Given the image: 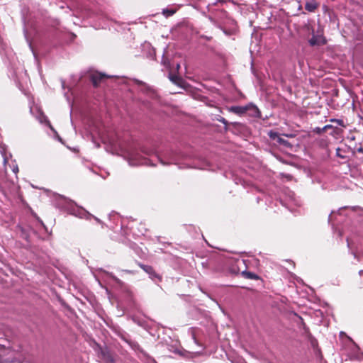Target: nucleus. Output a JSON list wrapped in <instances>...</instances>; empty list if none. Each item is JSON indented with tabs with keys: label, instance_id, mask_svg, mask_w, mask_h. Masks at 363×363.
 I'll list each match as a JSON object with an SVG mask.
<instances>
[{
	"label": "nucleus",
	"instance_id": "obj_3",
	"mask_svg": "<svg viewBox=\"0 0 363 363\" xmlns=\"http://www.w3.org/2000/svg\"><path fill=\"white\" fill-rule=\"evenodd\" d=\"M158 160L160 162L165 165V164H177L179 159L182 157V155L180 153L169 150L164 152L161 155H157Z\"/></svg>",
	"mask_w": 363,
	"mask_h": 363
},
{
	"label": "nucleus",
	"instance_id": "obj_4",
	"mask_svg": "<svg viewBox=\"0 0 363 363\" xmlns=\"http://www.w3.org/2000/svg\"><path fill=\"white\" fill-rule=\"evenodd\" d=\"M141 267L145 272H147L149 274L150 278L152 280L155 281H161V277L157 273L155 272V271L151 266L141 265Z\"/></svg>",
	"mask_w": 363,
	"mask_h": 363
},
{
	"label": "nucleus",
	"instance_id": "obj_23",
	"mask_svg": "<svg viewBox=\"0 0 363 363\" xmlns=\"http://www.w3.org/2000/svg\"><path fill=\"white\" fill-rule=\"evenodd\" d=\"M180 67L179 64H177V69H179Z\"/></svg>",
	"mask_w": 363,
	"mask_h": 363
},
{
	"label": "nucleus",
	"instance_id": "obj_15",
	"mask_svg": "<svg viewBox=\"0 0 363 363\" xmlns=\"http://www.w3.org/2000/svg\"><path fill=\"white\" fill-rule=\"evenodd\" d=\"M162 63L163 65L167 67H169V62L168 60H166L165 59H163L162 60Z\"/></svg>",
	"mask_w": 363,
	"mask_h": 363
},
{
	"label": "nucleus",
	"instance_id": "obj_20",
	"mask_svg": "<svg viewBox=\"0 0 363 363\" xmlns=\"http://www.w3.org/2000/svg\"><path fill=\"white\" fill-rule=\"evenodd\" d=\"M357 152H362V153H363V148H362V147H359V148H358V149H357Z\"/></svg>",
	"mask_w": 363,
	"mask_h": 363
},
{
	"label": "nucleus",
	"instance_id": "obj_22",
	"mask_svg": "<svg viewBox=\"0 0 363 363\" xmlns=\"http://www.w3.org/2000/svg\"><path fill=\"white\" fill-rule=\"evenodd\" d=\"M359 273L360 275H362L363 274V270H360Z\"/></svg>",
	"mask_w": 363,
	"mask_h": 363
},
{
	"label": "nucleus",
	"instance_id": "obj_10",
	"mask_svg": "<svg viewBox=\"0 0 363 363\" xmlns=\"http://www.w3.org/2000/svg\"><path fill=\"white\" fill-rule=\"evenodd\" d=\"M318 4L315 0L307 1L305 5V9L309 12H313L318 8Z\"/></svg>",
	"mask_w": 363,
	"mask_h": 363
},
{
	"label": "nucleus",
	"instance_id": "obj_5",
	"mask_svg": "<svg viewBox=\"0 0 363 363\" xmlns=\"http://www.w3.org/2000/svg\"><path fill=\"white\" fill-rule=\"evenodd\" d=\"M106 77H107L106 75L97 72H92L90 74V79L94 86H97Z\"/></svg>",
	"mask_w": 363,
	"mask_h": 363
},
{
	"label": "nucleus",
	"instance_id": "obj_11",
	"mask_svg": "<svg viewBox=\"0 0 363 363\" xmlns=\"http://www.w3.org/2000/svg\"><path fill=\"white\" fill-rule=\"evenodd\" d=\"M36 117L40 123H46L52 128L49 121L47 119V117L43 113L40 112Z\"/></svg>",
	"mask_w": 363,
	"mask_h": 363
},
{
	"label": "nucleus",
	"instance_id": "obj_2",
	"mask_svg": "<svg viewBox=\"0 0 363 363\" xmlns=\"http://www.w3.org/2000/svg\"><path fill=\"white\" fill-rule=\"evenodd\" d=\"M57 207L61 210L67 211L68 213L80 218L89 220L91 219V218H94L98 223H101V220L98 218L94 217L84 208L77 206L74 201L65 197H60L57 201Z\"/></svg>",
	"mask_w": 363,
	"mask_h": 363
},
{
	"label": "nucleus",
	"instance_id": "obj_25",
	"mask_svg": "<svg viewBox=\"0 0 363 363\" xmlns=\"http://www.w3.org/2000/svg\"><path fill=\"white\" fill-rule=\"evenodd\" d=\"M345 208H340L339 210H338V212H340V211H342V209H344Z\"/></svg>",
	"mask_w": 363,
	"mask_h": 363
},
{
	"label": "nucleus",
	"instance_id": "obj_16",
	"mask_svg": "<svg viewBox=\"0 0 363 363\" xmlns=\"http://www.w3.org/2000/svg\"><path fill=\"white\" fill-rule=\"evenodd\" d=\"M218 121L225 125L228 124V121L224 118H220V119H218Z\"/></svg>",
	"mask_w": 363,
	"mask_h": 363
},
{
	"label": "nucleus",
	"instance_id": "obj_13",
	"mask_svg": "<svg viewBox=\"0 0 363 363\" xmlns=\"http://www.w3.org/2000/svg\"><path fill=\"white\" fill-rule=\"evenodd\" d=\"M242 274L245 277L251 279H259L258 276L252 272L243 271Z\"/></svg>",
	"mask_w": 363,
	"mask_h": 363
},
{
	"label": "nucleus",
	"instance_id": "obj_9",
	"mask_svg": "<svg viewBox=\"0 0 363 363\" xmlns=\"http://www.w3.org/2000/svg\"><path fill=\"white\" fill-rule=\"evenodd\" d=\"M0 148H1L0 152L3 157V163L6 167V164L9 162V158L11 157V154L8 155L6 153V147H5V145H4V146L0 145Z\"/></svg>",
	"mask_w": 363,
	"mask_h": 363
},
{
	"label": "nucleus",
	"instance_id": "obj_19",
	"mask_svg": "<svg viewBox=\"0 0 363 363\" xmlns=\"http://www.w3.org/2000/svg\"><path fill=\"white\" fill-rule=\"evenodd\" d=\"M339 151H340V148H337V152H336V154H337V155L338 157H342V158L343 157H342V155H340V153H339Z\"/></svg>",
	"mask_w": 363,
	"mask_h": 363
},
{
	"label": "nucleus",
	"instance_id": "obj_8",
	"mask_svg": "<svg viewBox=\"0 0 363 363\" xmlns=\"http://www.w3.org/2000/svg\"><path fill=\"white\" fill-rule=\"evenodd\" d=\"M229 110L238 115H242L247 111V106H231Z\"/></svg>",
	"mask_w": 363,
	"mask_h": 363
},
{
	"label": "nucleus",
	"instance_id": "obj_1",
	"mask_svg": "<svg viewBox=\"0 0 363 363\" xmlns=\"http://www.w3.org/2000/svg\"><path fill=\"white\" fill-rule=\"evenodd\" d=\"M153 151L145 147L137 148L129 147L125 152V157L131 166L147 165L154 166L147 156H150Z\"/></svg>",
	"mask_w": 363,
	"mask_h": 363
},
{
	"label": "nucleus",
	"instance_id": "obj_7",
	"mask_svg": "<svg viewBox=\"0 0 363 363\" xmlns=\"http://www.w3.org/2000/svg\"><path fill=\"white\" fill-rule=\"evenodd\" d=\"M325 43V40L321 35H313V37L309 40V44L312 46L324 45Z\"/></svg>",
	"mask_w": 363,
	"mask_h": 363
},
{
	"label": "nucleus",
	"instance_id": "obj_24",
	"mask_svg": "<svg viewBox=\"0 0 363 363\" xmlns=\"http://www.w3.org/2000/svg\"><path fill=\"white\" fill-rule=\"evenodd\" d=\"M113 278L114 279V280L118 281V279L117 278H116L115 277H113Z\"/></svg>",
	"mask_w": 363,
	"mask_h": 363
},
{
	"label": "nucleus",
	"instance_id": "obj_12",
	"mask_svg": "<svg viewBox=\"0 0 363 363\" xmlns=\"http://www.w3.org/2000/svg\"><path fill=\"white\" fill-rule=\"evenodd\" d=\"M175 12L176 10L174 9H164L162 13L165 17L167 18L174 15Z\"/></svg>",
	"mask_w": 363,
	"mask_h": 363
},
{
	"label": "nucleus",
	"instance_id": "obj_26",
	"mask_svg": "<svg viewBox=\"0 0 363 363\" xmlns=\"http://www.w3.org/2000/svg\"><path fill=\"white\" fill-rule=\"evenodd\" d=\"M108 357L110 358V361H111V362H113V359H112V358H111V357Z\"/></svg>",
	"mask_w": 363,
	"mask_h": 363
},
{
	"label": "nucleus",
	"instance_id": "obj_14",
	"mask_svg": "<svg viewBox=\"0 0 363 363\" xmlns=\"http://www.w3.org/2000/svg\"><path fill=\"white\" fill-rule=\"evenodd\" d=\"M10 167L12 169V172L14 173V174H17L18 172V167L17 165V164L16 163V161H13L12 162V164H9Z\"/></svg>",
	"mask_w": 363,
	"mask_h": 363
},
{
	"label": "nucleus",
	"instance_id": "obj_21",
	"mask_svg": "<svg viewBox=\"0 0 363 363\" xmlns=\"http://www.w3.org/2000/svg\"><path fill=\"white\" fill-rule=\"evenodd\" d=\"M176 78V77H174V76H169V79L170 80H172V82H174V79Z\"/></svg>",
	"mask_w": 363,
	"mask_h": 363
},
{
	"label": "nucleus",
	"instance_id": "obj_6",
	"mask_svg": "<svg viewBox=\"0 0 363 363\" xmlns=\"http://www.w3.org/2000/svg\"><path fill=\"white\" fill-rule=\"evenodd\" d=\"M269 135L271 139L277 140V142L280 145H283L286 147H288L289 145V143L287 140H286L285 139L281 138L279 135V134L276 132L270 131L269 133Z\"/></svg>",
	"mask_w": 363,
	"mask_h": 363
},
{
	"label": "nucleus",
	"instance_id": "obj_18",
	"mask_svg": "<svg viewBox=\"0 0 363 363\" xmlns=\"http://www.w3.org/2000/svg\"><path fill=\"white\" fill-rule=\"evenodd\" d=\"M331 127H332V125H325V126L323 128L322 130H323H323H325L326 129L330 128H331Z\"/></svg>",
	"mask_w": 363,
	"mask_h": 363
},
{
	"label": "nucleus",
	"instance_id": "obj_17",
	"mask_svg": "<svg viewBox=\"0 0 363 363\" xmlns=\"http://www.w3.org/2000/svg\"><path fill=\"white\" fill-rule=\"evenodd\" d=\"M333 215H334V212H332V213H330V215L329 216L328 221H329L330 223H331V222L333 221Z\"/></svg>",
	"mask_w": 363,
	"mask_h": 363
}]
</instances>
